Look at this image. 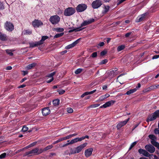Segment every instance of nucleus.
Returning <instances> with one entry per match:
<instances>
[{
  "label": "nucleus",
  "instance_id": "nucleus-1",
  "mask_svg": "<svg viewBox=\"0 0 159 159\" xmlns=\"http://www.w3.org/2000/svg\"><path fill=\"white\" fill-rule=\"evenodd\" d=\"M75 12V8L69 7L65 10L64 14L66 16H70L74 14Z\"/></svg>",
  "mask_w": 159,
  "mask_h": 159
},
{
  "label": "nucleus",
  "instance_id": "nucleus-2",
  "mask_svg": "<svg viewBox=\"0 0 159 159\" xmlns=\"http://www.w3.org/2000/svg\"><path fill=\"white\" fill-rule=\"evenodd\" d=\"M148 137L151 139V142L152 144L159 149V143L156 142L157 137L153 134H150Z\"/></svg>",
  "mask_w": 159,
  "mask_h": 159
},
{
  "label": "nucleus",
  "instance_id": "nucleus-3",
  "mask_svg": "<svg viewBox=\"0 0 159 159\" xmlns=\"http://www.w3.org/2000/svg\"><path fill=\"white\" fill-rule=\"evenodd\" d=\"M157 117H159V110L156 111L153 113L149 116L147 121L148 122L153 121Z\"/></svg>",
  "mask_w": 159,
  "mask_h": 159
},
{
  "label": "nucleus",
  "instance_id": "nucleus-4",
  "mask_svg": "<svg viewBox=\"0 0 159 159\" xmlns=\"http://www.w3.org/2000/svg\"><path fill=\"white\" fill-rule=\"evenodd\" d=\"M103 2L101 0H95L93 1L91 4V6L94 9L99 8L102 4Z\"/></svg>",
  "mask_w": 159,
  "mask_h": 159
},
{
  "label": "nucleus",
  "instance_id": "nucleus-5",
  "mask_svg": "<svg viewBox=\"0 0 159 159\" xmlns=\"http://www.w3.org/2000/svg\"><path fill=\"white\" fill-rule=\"evenodd\" d=\"M60 18L57 15L51 16L49 19V21L53 25L57 24L60 21Z\"/></svg>",
  "mask_w": 159,
  "mask_h": 159
},
{
  "label": "nucleus",
  "instance_id": "nucleus-6",
  "mask_svg": "<svg viewBox=\"0 0 159 159\" xmlns=\"http://www.w3.org/2000/svg\"><path fill=\"white\" fill-rule=\"evenodd\" d=\"M87 6L85 4H81L78 5L76 8L78 12H81L85 11L87 8Z\"/></svg>",
  "mask_w": 159,
  "mask_h": 159
},
{
  "label": "nucleus",
  "instance_id": "nucleus-7",
  "mask_svg": "<svg viewBox=\"0 0 159 159\" xmlns=\"http://www.w3.org/2000/svg\"><path fill=\"white\" fill-rule=\"evenodd\" d=\"M5 28L7 30L9 31H11L14 29V26L13 24L8 21H7L5 23Z\"/></svg>",
  "mask_w": 159,
  "mask_h": 159
},
{
  "label": "nucleus",
  "instance_id": "nucleus-8",
  "mask_svg": "<svg viewBox=\"0 0 159 159\" xmlns=\"http://www.w3.org/2000/svg\"><path fill=\"white\" fill-rule=\"evenodd\" d=\"M38 150L35 148L31 150L26 152H25V156H29L36 155H37L36 152Z\"/></svg>",
  "mask_w": 159,
  "mask_h": 159
},
{
  "label": "nucleus",
  "instance_id": "nucleus-9",
  "mask_svg": "<svg viewBox=\"0 0 159 159\" xmlns=\"http://www.w3.org/2000/svg\"><path fill=\"white\" fill-rule=\"evenodd\" d=\"M145 148L147 151L150 153H153L155 150V148L151 144L146 145L145 147Z\"/></svg>",
  "mask_w": 159,
  "mask_h": 159
},
{
  "label": "nucleus",
  "instance_id": "nucleus-10",
  "mask_svg": "<svg viewBox=\"0 0 159 159\" xmlns=\"http://www.w3.org/2000/svg\"><path fill=\"white\" fill-rule=\"evenodd\" d=\"M129 119L130 118H129L127 119L124 121H120L118 124L116 126L117 129H120L122 126L125 125L129 120Z\"/></svg>",
  "mask_w": 159,
  "mask_h": 159
},
{
  "label": "nucleus",
  "instance_id": "nucleus-11",
  "mask_svg": "<svg viewBox=\"0 0 159 159\" xmlns=\"http://www.w3.org/2000/svg\"><path fill=\"white\" fill-rule=\"evenodd\" d=\"M116 101L114 100H111L106 102L102 106L100 107V108H106L110 106L111 105H113L115 102Z\"/></svg>",
  "mask_w": 159,
  "mask_h": 159
},
{
  "label": "nucleus",
  "instance_id": "nucleus-12",
  "mask_svg": "<svg viewBox=\"0 0 159 159\" xmlns=\"http://www.w3.org/2000/svg\"><path fill=\"white\" fill-rule=\"evenodd\" d=\"M87 143H85L83 144H81L80 146L76 148H75L76 151V152L77 153L80 152L82 150L87 146Z\"/></svg>",
  "mask_w": 159,
  "mask_h": 159
},
{
  "label": "nucleus",
  "instance_id": "nucleus-13",
  "mask_svg": "<svg viewBox=\"0 0 159 159\" xmlns=\"http://www.w3.org/2000/svg\"><path fill=\"white\" fill-rule=\"evenodd\" d=\"M43 25V23L40 20H35L32 22V25L34 27H39Z\"/></svg>",
  "mask_w": 159,
  "mask_h": 159
},
{
  "label": "nucleus",
  "instance_id": "nucleus-14",
  "mask_svg": "<svg viewBox=\"0 0 159 159\" xmlns=\"http://www.w3.org/2000/svg\"><path fill=\"white\" fill-rule=\"evenodd\" d=\"M93 151V149L91 148L86 150L84 152L85 157H88L90 156L92 154Z\"/></svg>",
  "mask_w": 159,
  "mask_h": 159
},
{
  "label": "nucleus",
  "instance_id": "nucleus-15",
  "mask_svg": "<svg viewBox=\"0 0 159 159\" xmlns=\"http://www.w3.org/2000/svg\"><path fill=\"white\" fill-rule=\"evenodd\" d=\"M138 152L140 154H142L146 157H149L150 156V154L148 152L143 149H139L138 150Z\"/></svg>",
  "mask_w": 159,
  "mask_h": 159
},
{
  "label": "nucleus",
  "instance_id": "nucleus-16",
  "mask_svg": "<svg viewBox=\"0 0 159 159\" xmlns=\"http://www.w3.org/2000/svg\"><path fill=\"white\" fill-rule=\"evenodd\" d=\"M79 39H78L75 41L74 42L72 43L69 44L65 48L66 49H70L75 47L78 43V41Z\"/></svg>",
  "mask_w": 159,
  "mask_h": 159
},
{
  "label": "nucleus",
  "instance_id": "nucleus-17",
  "mask_svg": "<svg viewBox=\"0 0 159 159\" xmlns=\"http://www.w3.org/2000/svg\"><path fill=\"white\" fill-rule=\"evenodd\" d=\"M50 111L48 108H45L42 110V113L43 115L46 116L50 114Z\"/></svg>",
  "mask_w": 159,
  "mask_h": 159
},
{
  "label": "nucleus",
  "instance_id": "nucleus-18",
  "mask_svg": "<svg viewBox=\"0 0 159 159\" xmlns=\"http://www.w3.org/2000/svg\"><path fill=\"white\" fill-rule=\"evenodd\" d=\"M56 72H53L49 74L47 77H48L50 79L49 80H47V82L48 83H50L53 80V76L55 74Z\"/></svg>",
  "mask_w": 159,
  "mask_h": 159
},
{
  "label": "nucleus",
  "instance_id": "nucleus-19",
  "mask_svg": "<svg viewBox=\"0 0 159 159\" xmlns=\"http://www.w3.org/2000/svg\"><path fill=\"white\" fill-rule=\"evenodd\" d=\"M103 9L102 11V13L104 14H106L109 10L110 7L109 6H103Z\"/></svg>",
  "mask_w": 159,
  "mask_h": 159
},
{
  "label": "nucleus",
  "instance_id": "nucleus-20",
  "mask_svg": "<svg viewBox=\"0 0 159 159\" xmlns=\"http://www.w3.org/2000/svg\"><path fill=\"white\" fill-rule=\"evenodd\" d=\"M145 14H142L140 16H139L136 19V21L137 22H139L142 21L145 18Z\"/></svg>",
  "mask_w": 159,
  "mask_h": 159
},
{
  "label": "nucleus",
  "instance_id": "nucleus-21",
  "mask_svg": "<svg viewBox=\"0 0 159 159\" xmlns=\"http://www.w3.org/2000/svg\"><path fill=\"white\" fill-rule=\"evenodd\" d=\"M32 33V31L30 30H24L22 32V34L24 35H30Z\"/></svg>",
  "mask_w": 159,
  "mask_h": 159
},
{
  "label": "nucleus",
  "instance_id": "nucleus-22",
  "mask_svg": "<svg viewBox=\"0 0 159 159\" xmlns=\"http://www.w3.org/2000/svg\"><path fill=\"white\" fill-rule=\"evenodd\" d=\"M0 39L2 41L7 40V39L6 35L0 32Z\"/></svg>",
  "mask_w": 159,
  "mask_h": 159
},
{
  "label": "nucleus",
  "instance_id": "nucleus-23",
  "mask_svg": "<svg viewBox=\"0 0 159 159\" xmlns=\"http://www.w3.org/2000/svg\"><path fill=\"white\" fill-rule=\"evenodd\" d=\"M36 65L35 63H33L32 64L28 65L26 67V69L27 70L31 69L32 68L35 67Z\"/></svg>",
  "mask_w": 159,
  "mask_h": 159
},
{
  "label": "nucleus",
  "instance_id": "nucleus-24",
  "mask_svg": "<svg viewBox=\"0 0 159 159\" xmlns=\"http://www.w3.org/2000/svg\"><path fill=\"white\" fill-rule=\"evenodd\" d=\"M48 37L47 36H43L42 37L41 40L38 41L40 45L43 44V42L46 39L48 38Z\"/></svg>",
  "mask_w": 159,
  "mask_h": 159
},
{
  "label": "nucleus",
  "instance_id": "nucleus-25",
  "mask_svg": "<svg viewBox=\"0 0 159 159\" xmlns=\"http://www.w3.org/2000/svg\"><path fill=\"white\" fill-rule=\"evenodd\" d=\"M137 91V89L134 88L133 89H130L125 94H127L128 95H130V94L133 93Z\"/></svg>",
  "mask_w": 159,
  "mask_h": 159
},
{
  "label": "nucleus",
  "instance_id": "nucleus-26",
  "mask_svg": "<svg viewBox=\"0 0 159 159\" xmlns=\"http://www.w3.org/2000/svg\"><path fill=\"white\" fill-rule=\"evenodd\" d=\"M30 47L31 48H33L35 46H37L39 45V44L38 42H35V43H30Z\"/></svg>",
  "mask_w": 159,
  "mask_h": 159
},
{
  "label": "nucleus",
  "instance_id": "nucleus-27",
  "mask_svg": "<svg viewBox=\"0 0 159 159\" xmlns=\"http://www.w3.org/2000/svg\"><path fill=\"white\" fill-rule=\"evenodd\" d=\"M36 148V149H37V150H38V151L36 152L37 155L39 154L42 153L44 151H45L44 150V148L43 149L42 148L39 149L38 148Z\"/></svg>",
  "mask_w": 159,
  "mask_h": 159
},
{
  "label": "nucleus",
  "instance_id": "nucleus-28",
  "mask_svg": "<svg viewBox=\"0 0 159 159\" xmlns=\"http://www.w3.org/2000/svg\"><path fill=\"white\" fill-rule=\"evenodd\" d=\"M7 53L10 56H12L13 55L12 52L14 51L13 50L7 49L6 50Z\"/></svg>",
  "mask_w": 159,
  "mask_h": 159
},
{
  "label": "nucleus",
  "instance_id": "nucleus-29",
  "mask_svg": "<svg viewBox=\"0 0 159 159\" xmlns=\"http://www.w3.org/2000/svg\"><path fill=\"white\" fill-rule=\"evenodd\" d=\"M125 46L124 45H121L118 47L117 48L118 51L119 52L125 48Z\"/></svg>",
  "mask_w": 159,
  "mask_h": 159
},
{
  "label": "nucleus",
  "instance_id": "nucleus-30",
  "mask_svg": "<svg viewBox=\"0 0 159 159\" xmlns=\"http://www.w3.org/2000/svg\"><path fill=\"white\" fill-rule=\"evenodd\" d=\"M52 102L55 105H57L59 103V100L58 99L54 100Z\"/></svg>",
  "mask_w": 159,
  "mask_h": 159
},
{
  "label": "nucleus",
  "instance_id": "nucleus-31",
  "mask_svg": "<svg viewBox=\"0 0 159 159\" xmlns=\"http://www.w3.org/2000/svg\"><path fill=\"white\" fill-rule=\"evenodd\" d=\"M99 105L100 104H93L89 106V107H88V108H96L98 107L99 106Z\"/></svg>",
  "mask_w": 159,
  "mask_h": 159
},
{
  "label": "nucleus",
  "instance_id": "nucleus-32",
  "mask_svg": "<svg viewBox=\"0 0 159 159\" xmlns=\"http://www.w3.org/2000/svg\"><path fill=\"white\" fill-rule=\"evenodd\" d=\"M63 34H64L63 33H61L60 34H57L54 36V38H58L62 36L63 35Z\"/></svg>",
  "mask_w": 159,
  "mask_h": 159
},
{
  "label": "nucleus",
  "instance_id": "nucleus-33",
  "mask_svg": "<svg viewBox=\"0 0 159 159\" xmlns=\"http://www.w3.org/2000/svg\"><path fill=\"white\" fill-rule=\"evenodd\" d=\"M53 147V146L52 145H49L44 148V150L46 151L49 149H51Z\"/></svg>",
  "mask_w": 159,
  "mask_h": 159
},
{
  "label": "nucleus",
  "instance_id": "nucleus-34",
  "mask_svg": "<svg viewBox=\"0 0 159 159\" xmlns=\"http://www.w3.org/2000/svg\"><path fill=\"white\" fill-rule=\"evenodd\" d=\"M89 25L87 22V20L84 21L80 25V27H82L84 26H86V25Z\"/></svg>",
  "mask_w": 159,
  "mask_h": 159
},
{
  "label": "nucleus",
  "instance_id": "nucleus-35",
  "mask_svg": "<svg viewBox=\"0 0 159 159\" xmlns=\"http://www.w3.org/2000/svg\"><path fill=\"white\" fill-rule=\"evenodd\" d=\"M82 71V69L79 68L77 69L75 71V73L76 74H80Z\"/></svg>",
  "mask_w": 159,
  "mask_h": 159
},
{
  "label": "nucleus",
  "instance_id": "nucleus-36",
  "mask_svg": "<svg viewBox=\"0 0 159 159\" xmlns=\"http://www.w3.org/2000/svg\"><path fill=\"white\" fill-rule=\"evenodd\" d=\"M55 30L57 32H62L64 31V29L63 28H57L55 29Z\"/></svg>",
  "mask_w": 159,
  "mask_h": 159
},
{
  "label": "nucleus",
  "instance_id": "nucleus-37",
  "mask_svg": "<svg viewBox=\"0 0 159 159\" xmlns=\"http://www.w3.org/2000/svg\"><path fill=\"white\" fill-rule=\"evenodd\" d=\"M57 92L59 93V94L60 95H61L64 93L65 91V90L63 89L61 90H57Z\"/></svg>",
  "mask_w": 159,
  "mask_h": 159
},
{
  "label": "nucleus",
  "instance_id": "nucleus-38",
  "mask_svg": "<svg viewBox=\"0 0 159 159\" xmlns=\"http://www.w3.org/2000/svg\"><path fill=\"white\" fill-rule=\"evenodd\" d=\"M71 138L70 136V135L67 136H66L65 137H64L63 138H61V139H62V141H63L64 140H66L67 139H69Z\"/></svg>",
  "mask_w": 159,
  "mask_h": 159
},
{
  "label": "nucleus",
  "instance_id": "nucleus-39",
  "mask_svg": "<svg viewBox=\"0 0 159 159\" xmlns=\"http://www.w3.org/2000/svg\"><path fill=\"white\" fill-rule=\"evenodd\" d=\"M28 129V128L27 127L25 126H23L22 131L24 132H25L27 131Z\"/></svg>",
  "mask_w": 159,
  "mask_h": 159
},
{
  "label": "nucleus",
  "instance_id": "nucleus-40",
  "mask_svg": "<svg viewBox=\"0 0 159 159\" xmlns=\"http://www.w3.org/2000/svg\"><path fill=\"white\" fill-rule=\"evenodd\" d=\"M111 73H113L114 75H116L118 74L117 69L115 68L114 70L111 71Z\"/></svg>",
  "mask_w": 159,
  "mask_h": 159
},
{
  "label": "nucleus",
  "instance_id": "nucleus-41",
  "mask_svg": "<svg viewBox=\"0 0 159 159\" xmlns=\"http://www.w3.org/2000/svg\"><path fill=\"white\" fill-rule=\"evenodd\" d=\"M83 138H75V141L76 143L79 142V141H81L83 140Z\"/></svg>",
  "mask_w": 159,
  "mask_h": 159
},
{
  "label": "nucleus",
  "instance_id": "nucleus-42",
  "mask_svg": "<svg viewBox=\"0 0 159 159\" xmlns=\"http://www.w3.org/2000/svg\"><path fill=\"white\" fill-rule=\"evenodd\" d=\"M83 29V28L79 29V28H76V29H74L73 30H70L69 31V32H72L73 31H80L81 30H82Z\"/></svg>",
  "mask_w": 159,
  "mask_h": 159
},
{
  "label": "nucleus",
  "instance_id": "nucleus-43",
  "mask_svg": "<svg viewBox=\"0 0 159 159\" xmlns=\"http://www.w3.org/2000/svg\"><path fill=\"white\" fill-rule=\"evenodd\" d=\"M87 21L88 23V24L89 25L92 23V22H94V19L93 18H92Z\"/></svg>",
  "mask_w": 159,
  "mask_h": 159
},
{
  "label": "nucleus",
  "instance_id": "nucleus-44",
  "mask_svg": "<svg viewBox=\"0 0 159 159\" xmlns=\"http://www.w3.org/2000/svg\"><path fill=\"white\" fill-rule=\"evenodd\" d=\"M154 132L155 134H159V128H155L154 130Z\"/></svg>",
  "mask_w": 159,
  "mask_h": 159
},
{
  "label": "nucleus",
  "instance_id": "nucleus-45",
  "mask_svg": "<svg viewBox=\"0 0 159 159\" xmlns=\"http://www.w3.org/2000/svg\"><path fill=\"white\" fill-rule=\"evenodd\" d=\"M67 111L68 113H72L73 111L72 108H67Z\"/></svg>",
  "mask_w": 159,
  "mask_h": 159
},
{
  "label": "nucleus",
  "instance_id": "nucleus-46",
  "mask_svg": "<svg viewBox=\"0 0 159 159\" xmlns=\"http://www.w3.org/2000/svg\"><path fill=\"white\" fill-rule=\"evenodd\" d=\"M149 89H150V91L154 89H156V85H151L149 87Z\"/></svg>",
  "mask_w": 159,
  "mask_h": 159
},
{
  "label": "nucleus",
  "instance_id": "nucleus-47",
  "mask_svg": "<svg viewBox=\"0 0 159 159\" xmlns=\"http://www.w3.org/2000/svg\"><path fill=\"white\" fill-rule=\"evenodd\" d=\"M76 150L75 149H70V154H74L77 153L76 152Z\"/></svg>",
  "mask_w": 159,
  "mask_h": 159
},
{
  "label": "nucleus",
  "instance_id": "nucleus-48",
  "mask_svg": "<svg viewBox=\"0 0 159 159\" xmlns=\"http://www.w3.org/2000/svg\"><path fill=\"white\" fill-rule=\"evenodd\" d=\"M6 156V153H4L0 155V158L2 159L5 158Z\"/></svg>",
  "mask_w": 159,
  "mask_h": 159
},
{
  "label": "nucleus",
  "instance_id": "nucleus-49",
  "mask_svg": "<svg viewBox=\"0 0 159 159\" xmlns=\"http://www.w3.org/2000/svg\"><path fill=\"white\" fill-rule=\"evenodd\" d=\"M105 99V98L103 95H102L100 97L99 99V101H102L104 100Z\"/></svg>",
  "mask_w": 159,
  "mask_h": 159
},
{
  "label": "nucleus",
  "instance_id": "nucleus-50",
  "mask_svg": "<svg viewBox=\"0 0 159 159\" xmlns=\"http://www.w3.org/2000/svg\"><path fill=\"white\" fill-rule=\"evenodd\" d=\"M143 92L144 93L147 92H148L150 91V89H149V87L146 88L145 89L143 90Z\"/></svg>",
  "mask_w": 159,
  "mask_h": 159
},
{
  "label": "nucleus",
  "instance_id": "nucleus-51",
  "mask_svg": "<svg viewBox=\"0 0 159 159\" xmlns=\"http://www.w3.org/2000/svg\"><path fill=\"white\" fill-rule=\"evenodd\" d=\"M107 53V52L106 51H102L100 53L101 56H103L105 55Z\"/></svg>",
  "mask_w": 159,
  "mask_h": 159
},
{
  "label": "nucleus",
  "instance_id": "nucleus-52",
  "mask_svg": "<svg viewBox=\"0 0 159 159\" xmlns=\"http://www.w3.org/2000/svg\"><path fill=\"white\" fill-rule=\"evenodd\" d=\"M107 62V59H104L101 62V64H104Z\"/></svg>",
  "mask_w": 159,
  "mask_h": 159
},
{
  "label": "nucleus",
  "instance_id": "nucleus-53",
  "mask_svg": "<svg viewBox=\"0 0 159 159\" xmlns=\"http://www.w3.org/2000/svg\"><path fill=\"white\" fill-rule=\"evenodd\" d=\"M97 52H94L91 55V56L93 57H95L97 56Z\"/></svg>",
  "mask_w": 159,
  "mask_h": 159
},
{
  "label": "nucleus",
  "instance_id": "nucleus-54",
  "mask_svg": "<svg viewBox=\"0 0 159 159\" xmlns=\"http://www.w3.org/2000/svg\"><path fill=\"white\" fill-rule=\"evenodd\" d=\"M62 141V139H61V138L60 139H58L57 140V141H55L53 143V144H55L57 143H58L61 141Z\"/></svg>",
  "mask_w": 159,
  "mask_h": 159
},
{
  "label": "nucleus",
  "instance_id": "nucleus-55",
  "mask_svg": "<svg viewBox=\"0 0 159 159\" xmlns=\"http://www.w3.org/2000/svg\"><path fill=\"white\" fill-rule=\"evenodd\" d=\"M75 143H76V142L75 139L71 140L69 142L70 144H72Z\"/></svg>",
  "mask_w": 159,
  "mask_h": 159
},
{
  "label": "nucleus",
  "instance_id": "nucleus-56",
  "mask_svg": "<svg viewBox=\"0 0 159 159\" xmlns=\"http://www.w3.org/2000/svg\"><path fill=\"white\" fill-rule=\"evenodd\" d=\"M4 8V7L3 4L2 3H0V9H3Z\"/></svg>",
  "mask_w": 159,
  "mask_h": 159
},
{
  "label": "nucleus",
  "instance_id": "nucleus-57",
  "mask_svg": "<svg viewBox=\"0 0 159 159\" xmlns=\"http://www.w3.org/2000/svg\"><path fill=\"white\" fill-rule=\"evenodd\" d=\"M159 57V55H155L153 56L152 57V59H156Z\"/></svg>",
  "mask_w": 159,
  "mask_h": 159
},
{
  "label": "nucleus",
  "instance_id": "nucleus-58",
  "mask_svg": "<svg viewBox=\"0 0 159 159\" xmlns=\"http://www.w3.org/2000/svg\"><path fill=\"white\" fill-rule=\"evenodd\" d=\"M36 143H37L36 142H34L30 144V146H31V147H32L34 146V145H35L36 144Z\"/></svg>",
  "mask_w": 159,
  "mask_h": 159
},
{
  "label": "nucleus",
  "instance_id": "nucleus-59",
  "mask_svg": "<svg viewBox=\"0 0 159 159\" xmlns=\"http://www.w3.org/2000/svg\"><path fill=\"white\" fill-rule=\"evenodd\" d=\"M104 44V43L103 42H101L99 43L98 45L100 47L103 46Z\"/></svg>",
  "mask_w": 159,
  "mask_h": 159
},
{
  "label": "nucleus",
  "instance_id": "nucleus-60",
  "mask_svg": "<svg viewBox=\"0 0 159 159\" xmlns=\"http://www.w3.org/2000/svg\"><path fill=\"white\" fill-rule=\"evenodd\" d=\"M131 32L125 34V36L126 37H128L131 34Z\"/></svg>",
  "mask_w": 159,
  "mask_h": 159
},
{
  "label": "nucleus",
  "instance_id": "nucleus-61",
  "mask_svg": "<svg viewBox=\"0 0 159 159\" xmlns=\"http://www.w3.org/2000/svg\"><path fill=\"white\" fill-rule=\"evenodd\" d=\"M96 91V90L95 89V90H93L89 92V94H93V93H95Z\"/></svg>",
  "mask_w": 159,
  "mask_h": 159
},
{
  "label": "nucleus",
  "instance_id": "nucleus-62",
  "mask_svg": "<svg viewBox=\"0 0 159 159\" xmlns=\"http://www.w3.org/2000/svg\"><path fill=\"white\" fill-rule=\"evenodd\" d=\"M103 96H104L105 98V99L107 98H108L110 96V95L108 94H106L105 95H104Z\"/></svg>",
  "mask_w": 159,
  "mask_h": 159
},
{
  "label": "nucleus",
  "instance_id": "nucleus-63",
  "mask_svg": "<svg viewBox=\"0 0 159 159\" xmlns=\"http://www.w3.org/2000/svg\"><path fill=\"white\" fill-rule=\"evenodd\" d=\"M12 68L11 66H8L7 67L6 69L7 70H11Z\"/></svg>",
  "mask_w": 159,
  "mask_h": 159
},
{
  "label": "nucleus",
  "instance_id": "nucleus-64",
  "mask_svg": "<svg viewBox=\"0 0 159 159\" xmlns=\"http://www.w3.org/2000/svg\"><path fill=\"white\" fill-rule=\"evenodd\" d=\"M107 88V86L106 85H104L102 87V89L103 90H105Z\"/></svg>",
  "mask_w": 159,
  "mask_h": 159
}]
</instances>
